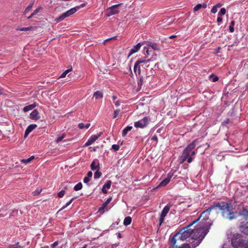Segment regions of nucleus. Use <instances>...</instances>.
Here are the masks:
<instances>
[{"instance_id":"obj_2","label":"nucleus","mask_w":248,"mask_h":248,"mask_svg":"<svg viewBox=\"0 0 248 248\" xmlns=\"http://www.w3.org/2000/svg\"><path fill=\"white\" fill-rule=\"evenodd\" d=\"M215 204L217 212L221 211V215L224 218L232 220L237 217V213L233 211L231 202H215Z\"/></svg>"},{"instance_id":"obj_40","label":"nucleus","mask_w":248,"mask_h":248,"mask_svg":"<svg viewBox=\"0 0 248 248\" xmlns=\"http://www.w3.org/2000/svg\"><path fill=\"white\" fill-rule=\"evenodd\" d=\"M32 29V27H23L21 28L18 29V30L20 31H30Z\"/></svg>"},{"instance_id":"obj_11","label":"nucleus","mask_w":248,"mask_h":248,"mask_svg":"<svg viewBox=\"0 0 248 248\" xmlns=\"http://www.w3.org/2000/svg\"><path fill=\"white\" fill-rule=\"evenodd\" d=\"M170 207L171 205L168 204L162 209L159 218V227H160L163 224L166 216L168 214L170 210Z\"/></svg>"},{"instance_id":"obj_3","label":"nucleus","mask_w":248,"mask_h":248,"mask_svg":"<svg viewBox=\"0 0 248 248\" xmlns=\"http://www.w3.org/2000/svg\"><path fill=\"white\" fill-rule=\"evenodd\" d=\"M215 202H213L212 204L206 210L203 211L200 216L198 218L202 224V226L204 227L205 231L202 232V238L204 237L208 232L212 224L211 220L209 219V216L211 212L213 210L215 211L217 213H218L217 209L215 206Z\"/></svg>"},{"instance_id":"obj_42","label":"nucleus","mask_w":248,"mask_h":248,"mask_svg":"<svg viewBox=\"0 0 248 248\" xmlns=\"http://www.w3.org/2000/svg\"><path fill=\"white\" fill-rule=\"evenodd\" d=\"M121 110L119 109H116L114 111L113 118H116L120 113Z\"/></svg>"},{"instance_id":"obj_63","label":"nucleus","mask_w":248,"mask_h":248,"mask_svg":"<svg viewBox=\"0 0 248 248\" xmlns=\"http://www.w3.org/2000/svg\"><path fill=\"white\" fill-rule=\"evenodd\" d=\"M112 98L113 100H115L117 99V97L116 95L114 94L112 96Z\"/></svg>"},{"instance_id":"obj_22","label":"nucleus","mask_w":248,"mask_h":248,"mask_svg":"<svg viewBox=\"0 0 248 248\" xmlns=\"http://www.w3.org/2000/svg\"><path fill=\"white\" fill-rule=\"evenodd\" d=\"M36 107V104L35 103L29 105L28 106H26L23 108V110L24 112H28L32 109H33Z\"/></svg>"},{"instance_id":"obj_10","label":"nucleus","mask_w":248,"mask_h":248,"mask_svg":"<svg viewBox=\"0 0 248 248\" xmlns=\"http://www.w3.org/2000/svg\"><path fill=\"white\" fill-rule=\"evenodd\" d=\"M121 5V4H115L108 8L105 12L106 16L109 17L118 14L119 12L118 8Z\"/></svg>"},{"instance_id":"obj_46","label":"nucleus","mask_w":248,"mask_h":248,"mask_svg":"<svg viewBox=\"0 0 248 248\" xmlns=\"http://www.w3.org/2000/svg\"><path fill=\"white\" fill-rule=\"evenodd\" d=\"M217 6H215V5L212 7L211 10V13H213V14H215L216 13H217Z\"/></svg>"},{"instance_id":"obj_38","label":"nucleus","mask_w":248,"mask_h":248,"mask_svg":"<svg viewBox=\"0 0 248 248\" xmlns=\"http://www.w3.org/2000/svg\"><path fill=\"white\" fill-rule=\"evenodd\" d=\"M111 185V181L110 180H108L105 184L103 185L104 188H106L107 189H109L110 188Z\"/></svg>"},{"instance_id":"obj_17","label":"nucleus","mask_w":248,"mask_h":248,"mask_svg":"<svg viewBox=\"0 0 248 248\" xmlns=\"http://www.w3.org/2000/svg\"><path fill=\"white\" fill-rule=\"evenodd\" d=\"M141 47L140 43H139L136 45L133 46L132 48H131L129 51V54L128 55V57H130L133 54L138 52Z\"/></svg>"},{"instance_id":"obj_28","label":"nucleus","mask_w":248,"mask_h":248,"mask_svg":"<svg viewBox=\"0 0 248 248\" xmlns=\"http://www.w3.org/2000/svg\"><path fill=\"white\" fill-rule=\"evenodd\" d=\"M72 71V68L71 67L69 69H67L65 71H64L60 76L59 78H64L66 77L67 74Z\"/></svg>"},{"instance_id":"obj_23","label":"nucleus","mask_w":248,"mask_h":248,"mask_svg":"<svg viewBox=\"0 0 248 248\" xmlns=\"http://www.w3.org/2000/svg\"><path fill=\"white\" fill-rule=\"evenodd\" d=\"M93 96L96 99L102 98L103 97V93L101 91H96L94 93Z\"/></svg>"},{"instance_id":"obj_62","label":"nucleus","mask_w":248,"mask_h":248,"mask_svg":"<svg viewBox=\"0 0 248 248\" xmlns=\"http://www.w3.org/2000/svg\"><path fill=\"white\" fill-rule=\"evenodd\" d=\"M206 8L207 7V5L206 3L202 4V8Z\"/></svg>"},{"instance_id":"obj_18","label":"nucleus","mask_w":248,"mask_h":248,"mask_svg":"<svg viewBox=\"0 0 248 248\" xmlns=\"http://www.w3.org/2000/svg\"><path fill=\"white\" fill-rule=\"evenodd\" d=\"M238 215L243 217L246 220H248V210L246 207H243L242 209L239 211Z\"/></svg>"},{"instance_id":"obj_52","label":"nucleus","mask_w":248,"mask_h":248,"mask_svg":"<svg viewBox=\"0 0 248 248\" xmlns=\"http://www.w3.org/2000/svg\"><path fill=\"white\" fill-rule=\"evenodd\" d=\"M86 4H87L86 2H84V3L81 4L79 6H76L75 7H78V10L80 8H82V7H84V6H85Z\"/></svg>"},{"instance_id":"obj_60","label":"nucleus","mask_w":248,"mask_h":248,"mask_svg":"<svg viewBox=\"0 0 248 248\" xmlns=\"http://www.w3.org/2000/svg\"><path fill=\"white\" fill-rule=\"evenodd\" d=\"M116 234H117V237H118V238H122V235H121V233L120 232H118L116 233Z\"/></svg>"},{"instance_id":"obj_59","label":"nucleus","mask_w":248,"mask_h":248,"mask_svg":"<svg viewBox=\"0 0 248 248\" xmlns=\"http://www.w3.org/2000/svg\"><path fill=\"white\" fill-rule=\"evenodd\" d=\"M92 175H93V173L92 171H89L88 172L87 177H88V178L91 177L92 176Z\"/></svg>"},{"instance_id":"obj_25","label":"nucleus","mask_w":248,"mask_h":248,"mask_svg":"<svg viewBox=\"0 0 248 248\" xmlns=\"http://www.w3.org/2000/svg\"><path fill=\"white\" fill-rule=\"evenodd\" d=\"M132 128V126H127L122 130V136L124 137L126 135L128 132L130 131Z\"/></svg>"},{"instance_id":"obj_56","label":"nucleus","mask_w":248,"mask_h":248,"mask_svg":"<svg viewBox=\"0 0 248 248\" xmlns=\"http://www.w3.org/2000/svg\"><path fill=\"white\" fill-rule=\"evenodd\" d=\"M143 82V78L142 77H140L139 81H138V85H141Z\"/></svg>"},{"instance_id":"obj_19","label":"nucleus","mask_w":248,"mask_h":248,"mask_svg":"<svg viewBox=\"0 0 248 248\" xmlns=\"http://www.w3.org/2000/svg\"><path fill=\"white\" fill-rule=\"evenodd\" d=\"M29 242L24 243L23 245H20L19 242H16L14 244H10L7 246V248H23L29 244Z\"/></svg>"},{"instance_id":"obj_54","label":"nucleus","mask_w":248,"mask_h":248,"mask_svg":"<svg viewBox=\"0 0 248 248\" xmlns=\"http://www.w3.org/2000/svg\"><path fill=\"white\" fill-rule=\"evenodd\" d=\"M222 21V18L221 17V16H218V17L217 18V22L218 23H220ZM218 25H219V24H218Z\"/></svg>"},{"instance_id":"obj_29","label":"nucleus","mask_w":248,"mask_h":248,"mask_svg":"<svg viewBox=\"0 0 248 248\" xmlns=\"http://www.w3.org/2000/svg\"><path fill=\"white\" fill-rule=\"evenodd\" d=\"M34 3V0H32L30 3L29 5L27 6V7L25 9L24 11V14L28 13L32 8Z\"/></svg>"},{"instance_id":"obj_24","label":"nucleus","mask_w":248,"mask_h":248,"mask_svg":"<svg viewBox=\"0 0 248 248\" xmlns=\"http://www.w3.org/2000/svg\"><path fill=\"white\" fill-rule=\"evenodd\" d=\"M132 218L131 217L128 216L124 218V225L125 226H128L131 223Z\"/></svg>"},{"instance_id":"obj_53","label":"nucleus","mask_w":248,"mask_h":248,"mask_svg":"<svg viewBox=\"0 0 248 248\" xmlns=\"http://www.w3.org/2000/svg\"><path fill=\"white\" fill-rule=\"evenodd\" d=\"M58 245V242L55 241V242H54L53 244H52L51 245V247L52 248H54L56 247V246H57Z\"/></svg>"},{"instance_id":"obj_41","label":"nucleus","mask_w":248,"mask_h":248,"mask_svg":"<svg viewBox=\"0 0 248 248\" xmlns=\"http://www.w3.org/2000/svg\"><path fill=\"white\" fill-rule=\"evenodd\" d=\"M42 190L40 188H37L34 191L32 192L33 196H37L40 194Z\"/></svg>"},{"instance_id":"obj_27","label":"nucleus","mask_w":248,"mask_h":248,"mask_svg":"<svg viewBox=\"0 0 248 248\" xmlns=\"http://www.w3.org/2000/svg\"><path fill=\"white\" fill-rule=\"evenodd\" d=\"M170 182L169 180H168L167 178H165L157 186V187H161V186H166Z\"/></svg>"},{"instance_id":"obj_12","label":"nucleus","mask_w":248,"mask_h":248,"mask_svg":"<svg viewBox=\"0 0 248 248\" xmlns=\"http://www.w3.org/2000/svg\"><path fill=\"white\" fill-rule=\"evenodd\" d=\"M112 197H109L101 205V206L98 209V212L103 214L105 211L107 206L108 204L112 201Z\"/></svg>"},{"instance_id":"obj_48","label":"nucleus","mask_w":248,"mask_h":248,"mask_svg":"<svg viewBox=\"0 0 248 248\" xmlns=\"http://www.w3.org/2000/svg\"><path fill=\"white\" fill-rule=\"evenodd\" d=\"M152 140L155 141V144H157L158 142V138L156 135L153 136L151 138Z\"/></svg>"},{"instance_id":"obj_55","label":"nucleus","mask_w":248,"mask_h":248,"mask_svg":"<svg viewBox=\"0 0 248 248\" xmlns=\"http://www.w3.org/2000/svg\"><path fill=\"white\" fill-rule=\"evenodd\" d=\"M229 122H230V120L229 119L227 118V119H226L223 122V124L224 125H227V124H228L229 123Z\"/></svg>"},{"instance_id":"obj_36","label":"nucleus","mask_w":248,"mask_h":248,"mask_svg":"<svg viewBox=\"0 0 248 248\" xmlns=\"http://www.w3.org/2000/svg\"><path fill=\"white\" fill-rule=\"evenodd\" d=\"M226 13V10L225 8H222L219 12L218 13V16H222L224 15Z\"/></svg>"},{"instance_id":"obj_20","label":"nucleus","mask_w":248,"mask_h":248,"mask_svg":"<svg viewBox=\"0 0 248 248\" xmlns=\"http://www.w3.org/2000/svg\"><path fill=\"white\" fill-rule=\"evenodd\" d=\"M146 44L148 46L151 47L153 49L155 50H159V47L157 43L150 42V41H147L146 42Z\"/></svg>"},{"instance_id":"obj_1","label":"nucleus","mask_w":248,"mask_h":248,"mask_svg":"<svg viewBox=\"0 0 248 248\" xmlns=\"http://www.w3.org/2000/svg\"><path fill=\"white\" fill-rule=\"evenodd\" d=\"M200 220L197 218L193 221L191 223L188 225L186 227H184L183 229H180L177 233H179V236L180 241H184L187 238L191 236L193 239H197L196 243H192L191 245L193 248H196L202 242V239L204 238H202V232L205 231L204 227L202 226L201 221L199 223L198 226L196 228L191 229L190 228L194 224Z\"/></svg>"},{"instance_id":"obj_15","label":"nucleus","mask_w":248,"mask_h":248,"mask_svg":"<svg viewBox=\"0 0 248 248\" xmlns=\"http://www.w3.org/2000/svg\"><path fill=\"white\" fill-rule=\"evenodd\" d=\"M30 118L31 120L37 121L40 118L38 111L35 109L30 114Z\"/></svg>"},{"instance_id":"obj_43","label":"nucleus","mask_w":248,"mask_h":248,"mask_svg":"<svg viewBox=\"0 0 248 248\" xmlns=\"http://www.w3.org/2000/svg\"><path fill=\"white\" fill-rule=\"evenodd\" d=\"M65 194V191L64 190H62L58 192V196L59 198H62Z\"/></svg>"},{"instance_id":"obj_5","label":"nucleus","mask_w":248,"mask_h":248,"mask_svg":"<svg viewBox=\"0 0 248 248\" xmlns=\"http://www.w3.org/2000/svg\"><path fill=\"white\" fill-rule=\"evenodd\" d=\"M198 141L196 140L188 144L183 151L182 155L180 157V163H184L187 161L188 163H190L193 160V156L196 154V152L194 151Z\"/></svg>"},{"instance_id":"obj_64","label":"nucleus","mask_w":248,"mask_h":248,"mask_svg":"<svg viewBox=\"0 0 248 248\" xmlns=\"http://www.w3.org/2000/svg\"><path fill=\"white\" fill-rule=\"evenodd\" d=\"M176 37V35H170V36H169V39H173L175 37Z\"/></svg>"},{"instance_id":"obj_7","label":"nucleus","mask_w":248,"mask_h":248,"mask_svg":"<svg viewBox=\"0 0 248 248\" xmlns=\"http://www.w3.org/2000/svg\"><path fill=\"white\" fill-rule=\"evenodd\" d=\"M178 241H180L179 233H176L172 237L170 236L169 239L170 248H191V245L189 244H183L179 247L178 245H176Z\"/></svg>"},{"instance_id":"obj_50","label":"nucleus","mask_w":248,"mask_h":248,"mask_svg":"<svg viewBox=\"0 0 248 248\" xmlns=\"http://www.w3.org/2000/svg\"><path fill=\"white\" fill-rule=\"evenodd\" d=\"M90 181V179L88 177H85L83 179V182L85 184H88Z\"/></svg>"},{"instance_id":"obj_51","label":"nucleus","mask_w":248,"mask_h":248,"mask_svg":"<svg viewBox=\"0 0 248 248\" xmlns=\"http://www.w3.org/2000/svg\"><path fill=\"white\" fill-rule=\"evenodd\" d=\"M143 51H146V52L148 55H150V53L152 51H149V48L146 47H144Z\"/></svg>"},{"instance_id":"obj_32","label":"nucleus","mask_w":248,"mask_h":248,"mask_svg":"<svg viewBox=\"0 0 248 248\" xmlns=\"http://www.w3.org/2000/svg\"><path fill=\"white\" fill-rule=\"evenodd\" d=\"M175 171L174 170H171L168 173L167 177L166 178H167L168 180H169V181H170V179L173 176Z\"/></svg>"},{"instance_id":"obj_4","label":"nucleus","mask_w":248,"mask_h":248,"mask_svg":"<svg viewBox=\"0 0 248 248\" xmlns=\"http://www.w3.org/2000/svg\"><path fill=\"white\" fill-rule=\"evenodd\" d=\"M198 141L196 140L188 144L183 151L182 155L180 157V163H184L187 161L188 163H190L193 160V156L196 154V152L194 151Z\"/></svg>"},{"instance_id":"obj_8","label":"nucleus","mask_w":248,"mask_h":248,"mask_svg":"<svg viewBox=\"0 0 248 248\" xmlns=\"http://www.w3.org/2000/svg\"><path fill=\"white\" fill-rule=\"evenodd\" d=\"M77 11H78V7H73L66 11L65 12L62 14L60 16L57 17L55 21L57 23H59L63 20L66 17H69L71 15L75 14Z\"/></svg>"},{"instance_id":"obj_31","label":"nucleus","mask_w":248,"mask_h":248,"mask_svg":"<svg viewBox=\"0 0 248 248\" xmlns=\"http://www.w3.org/2000/svg\"><path fill=\"white\" fill-rule=\"evenodd\" d=\"M66 136V135L65 133H63L61 136H59L56 140H55V142L57 143H59L60 141H61Z\"/></svg>"},{"instance_id":"obj_33","label":"nucleus","mask_w":248,"mask_h":248,"mask_svg":"<svg viewBox=\"0 0 248 248\" xmlns=\"http://www.w3.org/2000/svg\"><path fill=\"white\" fill-rule=\"evenodd\" d=\"M209 78L213 82H216L218 80V78L217 76H215L214 74H211V75H210Z\"/></svg>"},{"instance_id":"obj_47","label":"nucleus","mask_w":248,"mask_h":248,"mask_svg":"<svg viewBox=\"0 0 248 248\" xmlns=\"http://www.w3.org/2000/svg\"><path fill=\"white\" fill-rule=\"evenodd\" d=\"M42 8L41 6H39L36 9H35L33 12L32 13L34 16L36 15L40 11V10Z\"/></svg>"},{"instance_id":"obj_58","label":"nucleus","mask_w":248,"mask_h":248,"mask_svg":"<svg viewBox=\"0 0 248 248\" xmlns=\"http://www.w3.org/2000/svg\"><path fill=\"white\" fill-rule=\"evenodd\" d=\"M107 188H104V187L103 186L102 188V192L104 193V194H107V192H108V191L106 189Z\"/></svg>"},{"instance_id":"obj_37","label":"nucleus","mask_w":248,"mask_h":248,"mask_svg":"<svg viewBox=\"0 0 248 248\" xmlns=\"http://www.w3.org/2000/svg\"><path fill=\"white\" fill-rule=\"evenodd\" d=\"M102 175L101 172L99 171L98 170L94 173V179H98Z\"/></svg>"},{"instance_id":"obj_45","label":"nucleus","mask_w":248,"mask_h":248,"mask_svg":"<svg viewBox=\"0 0 248 248\" xmlns=\"http://www.w3.org/2000/svg\"><path fill=\"white\" fill-rule=\"evenodd\" d=\"M202 8V4H198L193 8L194 11H197Z\"/></svg>"},{"instance_id":"obj_39","label":"nucleus","mask_w":248,"mask_h":248,"mask_svg":"<svg viewBox=\"0 0 248 248\" xmlns=\"http://www.w3.org/2000/svg\"><path fill=\"white\" fill-rule=\"evenodd\" d=\"M120 146L118 144H113L111 146V149L115 152L119 150Z\"/></svg>"},{"instance_id":"obj_35","label":"nucleus","mask_w":248,"mask_h":248,"mask_svg":"<svg viewBox=\"0 0 248 248\" xmlns=\"http://www.w3.org/2000/svg\"><path fill=\"white\" fill-rule=\"evenodd\" d=\"M120 219H118L115 223H112L109 227V230H113L117 225H118L120 222Z\"/></svg>"},{"instance_id":"obj_9","label":"nucleus","mask_w":248,"mask_h":248,"mask_svg":"<svg viewBox=\"0 0 248 248\" xmlns=\"http://www.w3.org/2000/svg\"><path fill=\"white\" fill-rule=\"evenodd\" d=\"M150 118L148 117H144L143 118L134 123V126L136 128H144L149 124Z\"/></svg>"},{"instance_id":"obj_14","label":"nucleus","mask_w":248,"mask_h":248,"mask_svg":"<svg viewBox=\"0 0 248 248\" xmlns=\"http://www.w3.org/2000/svg\"><path fill=\"white\" fill-rule=\"evenodd\" d=\"M99 137V135H92L86 142L84 144L85 146H88L93 143Z\"/></svg>"},{"instance_id":"obj_6","label":"nucleus","mask_w":248,"mask_h":248,"mask_svg":"<svg viewBox=\"0 0 248 248\" xmlns=\"http://www.w3.org/2000/svg\"><path fill=\"white\" fill-rule=\"evenodd\" d=\"M153 61V57L150 59L141 58L135 63L134 66V72L136 75H137V72L139 75L140 73V67H142L144 69H146L149 66V64H148L150 62Z\"/></svg>"},{"instance_id":"obj_26","label":"nucleus","mask_w":248,"mask_h":248,"mask_svg":"<svg viewBox=\"0 0 248 248\" xmlns=\"http://www.w3.org/2000/svg\"><path fill=\"white\" fill-rule=\"evenodd\" d=\"M77 198V197H73L72 198L69 202L66 203L64 205L62 206V207L60 209L59 211H62L66 208L68 206H69L72 202Z\"/></svg>"},{"instance_id":"obj_57","label":"nucleus","mask_w":248,"mask_h":248,"mask_svg":"<svg viewBox=\"0 0 248 248\" xmlns=\"http://www.w3.org/2000/svg\"><path fill=\"white\" fill-rule=\"evenodd\" d=\"M114 104L116 107H118L120 105L121 102L120 101V100H117L114 103Z\"/></svg>"},{"instance_id":"obj_44","label":"nucleus","mask_w":248,"mask_h":248,"mask_svg":"<svg viewBox=\"0 0 248 248\" xmlns=\"http://www.w3.org/2000/svg\"><path fill=\"white\" fill-rule=\"evenodd\" d=\"M31 161V159H30L29 158H28L27 159H22L21 160V162L22 163H23L25 164H27L29 163Z\"/></svg>"},{"instance_id":"obj_34","label":"nucleus","mask_w":248,"mask_h":248,"mask_svg":"<svg viewBox=\"0 0 248 248\" xmlns=\"http://www.w3.org/2000/svg\"><path fill=\"white\" fill-rule=\"evenodd\" d=\"M235 25V21L234 20H232L231 22V24L229 26V31L231 32H233L234 31V25Z\"/></svg>"},{"instance_id":"obj_16","label":"nucleus","mask_w":248,"mask_h":248,"mask_svg":"<svg viewBox=\"0 0 248 248\" xmlns=\"http://www.w3.org/2000/svg\"><path fill=\"white\" fill-rule=\"evenodd\" d=\"M37 125L36 124H31L28 125L25 132L24 138L27 137L31 131L37 127Z\"/></svg>"},{"instance_id":"obj_13","label":"nucleus","mask_w":248,"mask_h":248,"mask_svg":"<svg viewBox=\"0 0 248 248\" xmlns=\"http://www.w3.org/2000/svg\"><path fill=\"white\" fill-rule=\"evenodd\" d=\"M240 231L245 235H248V221L241 223L239 226Z\"/></svg>"},{"instance_id":"obj_21","label":"nucleus","mask_w":248,"mask_h":248,"mask_svg":"<svg viewBox=\"0 0 248 248\" xmlns=\"http://www.w3.org/2000/svg\"><path fill=\"white\" fill-rule=\"evenodd\" d=\"M91 169L93 170H97L99 169V163L98 160H93L91 164Z\"/></svg>"},{"instance_id":"obj_30","label":"nucleus","mask_w":248,"mask_h":248,"mask_svg":"<svg viewBox=\"0 0 248 248\" xmlns=\"http://www.w3.org/2000/svg\"><path fill=\"white\" fill-rule=\"evenodd\" d=\"M82 188V184L81 182H79L74 186V190L77 191L81 189Z\"/></svg>"},{"instance_id":"obj_61","label":"nucleus","mask_w":248,"mask_h":248,"mask_svg":"<svg viewBox=\"0 0 248 248\" xmlns=\"http://www.w3.org/2000/svg\"><path fill=\"white\" fill-rule=\"evenodd\" d=\"M90 125H91L90 123H88V124H85V128L88 129L90 127Z\"/></svg>"},{"instance_id":"obj_49","label":"nucleus","mask_w":248,"mask_h":248,"mask_svg":"<svg viewBox=\"0 0 248 248\" xmlns=\"http://www.w3.org/2000/svg\"><path fill=\"white\" fill-rule=\"evenodd\" d=\"M78 127L80 129H82L85 128L84 124H83L82 123H79L78 124Z\"/></svg>"}]
</instances>
